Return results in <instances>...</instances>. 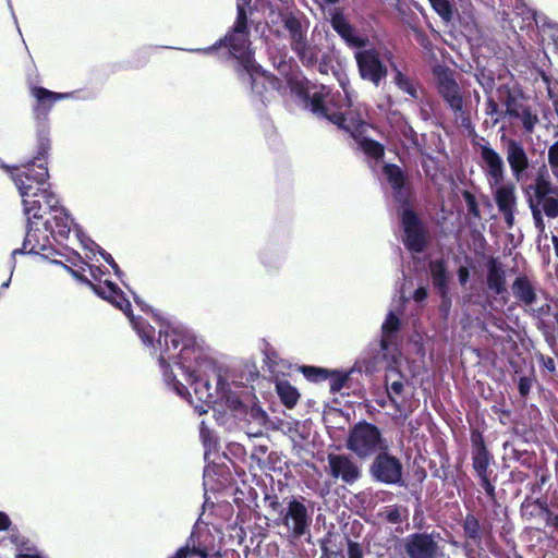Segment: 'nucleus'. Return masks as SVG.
<instances>
[{
	"label": "nucleus",
	"mask_w": 558,
	"mask_h": 558,
	"mask_svg": "<svg viewBox=\"0 0 558 558\" xmlns=\"http://www.w3.org/2000/svg\"><path fill=\"white\" fill-rule=\"evenodd\" d=\"M288 86L291 94L300 98L303 102L306 98H308L310 88L307 81L291 77L288 80Z\"/></svg>",
	"instance_id": "47"
},
{
	"label": "nucleus",
	"mask_w": 558,
	"mask_h": 558,
	"mask_svg": "<svg viewBox=\"0 0 558 558\" xmlns=\"http://www.w3.org/2000/svg\"><path fill=\"white\" fill-rule=\"evenodd\" d=\"M216 390L218 399L223 402L229 410L235 413L245 412V404L242 402L239 395L230 389L229 384L221 376H218Z\"/></svg>",
	"instance_id": "31"
},
{
	"label": "nucleus",
	"mask_w": 558,
	"mask_h": 558,
	"mask_svg": "<svg viewBox=\"0 0 558 558\" xmlns=\"http://www.w3.org/2000/svg\"><path fill=\"white\" fill-rule=\"evenodd\" d=\"M324 89L325 87L322 86L320 90H315L313 93L310 92L308 98L304 100V105L315 116L327 119L341 130L350 120L351 114L355 113V111L342 112L335 101H327L325 99Z\"/></svg>",
	"instance_id": "10"
},
{
	"label": "nucleus",
	"mask_w": 558,
	"mask_h": 558,
	"mask_svg": "<svg viewBox=\"0 0 558 558\" xmlns=\"http://www.w3.org/2000/svg\"><path fill=\"white\" fill-rule=\"evenodd\" d=\"M493 197L498 211L508 228L514 226V216L518 210V196L515 184L511 181H502L493 189Z\"/></svg>",
	"instance_id": "15"
},
{
	"label": "nucleus",
	"mask_w": 558,
	"mask_h": 558,
	"mask_svg": "<svg viewBox=\"0 0 558 558\" xmlns=\"http://www.w3.org/2000/svg\"><path fill=\"white\" fill-rule=\"evenodd\" d=\"M240 80H250L252 92L257 95L263 102L268 99V94L281 88V80L275 74L268 73L256 62L252 66L235 69Z\"/></svg>",
	"instance_id": "11"
},
{
	"label": "nucleus",
	"mask_w": 558,
	"mask_h": 558,
	"mask_svg": "<svg viewBox=\"0 0 558 558\" xmlns=\"http://www.w3.org/2000/svg\"><path fill=\"white\" fill-rule=\"evenodd\" d=\"M476 476L480 480V485L485 490L487 497L495 501L496 500V489H495V478H492L493 470L490 466L488 469H483L475 472Z\"/></svg>",
	"instance_id": "40"
},
{
	"label": "nucleus",
	"mask_w": 558,
	"mask_h": 558,
	"mask_svg": "<svg viewBox=\"0 0 558 558\" xmlns=\"http://www.w3.org/2000/svg\"><path fill=\"white\" fill-rule=\"evenodd\" d=\"M348 558H364V550L360 543L347 538Z\"/></svg>",
	"instance_id": "58"
},
{
	"label": "nucleus",
	"mask_w": 558,
	"mask_h": 558,
	"mask_svg": "<svg viewBox=\"0 0 558 558\" xmlns=\"http://www.w3.org/2000/svg\"><path fill=\"white\" fill-rule=\"evenodd\" d=\"M494 461L492 452L472 454V466L474 472L488 469Z\"/></svg>",
	"instance_id": "51"
},
{
	"label": "nucleus",
	"mask_w": 558,
	"mask_h": 558,
	"mask_svg": "<svg viewBox=\"0 0 558 558\" xmlns=\"http://www.w3.org/2000/svg\"><path fill=\"white\" fill-rule=\"evenodd\" d=\"M330 24L333 31L349 47L360 49L368 46V37L360 35L356 28L347 20L342 11L336 10L331 14Z\"/></svg>",
	"instance_id": "23"
},
{
	"label": "nucleus",
	"mask_w": 558,
	"mask_h": 558,
	"mask_svg": "<svg viewBox=\"0 0 558 558\" xmlns=\"http://www.w3.org/2000/svg\"><path fill=\"white\" fill-rule=\"evenodd\" d=\"M276 392L281 403L288 409H293L301 397L298 389L287 379L276 380Z\"/></svg>",
	"instance_id": "34"
},
{
	"label": "nucleus",
	"mask_w": 558,
	"mask_h": 558,
	"mask_svg": "<svg viewBox=\"0 0 558 558\" xmlns=\"http://www.w3.org/2000/svg\"><path fill=\"white\" fill-rule=\"evenodd\" d=\"M534 475L536 477V482L530 485V490L532 494L541 492L543 486L547 484L550 480L549 470L546 466L537 464L535 469H533Z\"/></svg>",
	"instance_id": "46"
},
{
	"label": "nucleus",
	"mask_w": 558,
	"mask_h": 558,
	"mask_svg": "<svg viewBox=\"0 0 558 558\" xmlns=\"http://www.w3.org/2000/svg\"><path fill=\"white\" fill-rule=\"evenodd\" d=\"M383 173L392 190L395 202L399 205L397 215L403 232L404 247L412 253H423L430 242V234L427 225L413 207V186L408 175L396 163L384 165Z\"/></svg>",
	"instance_id": "1"
},
{
	"label": "nucleus",
	"mask_w": 558,
	"mask_h": 558,
	"mask_svg": "<svg viewBox=\"0 0 558 558\" xmlns=\"http://www.w3.org/2000/svg\"><path fill=\"white\" fill-rule=\"evenodd\" d=\"M8 171L21 196L36 195V192L50 189L49 172L45 162L28 160L21 166L9 167Z\"/></svg>",
	"instance_id": "4"
},
{
	"label": "nucleus",
	"mask_w": 558,
	"mask_h": 558,
	"mask_svg": "<svg viewBox=\"0 0 558 558\" xmlns=\"http://www.w3.org/2000/svg\"><path fill=\"white\" fill-rule=\"evenodd\" d=\"M507 161L509 163L512 177L520 182L526 174L530 161L524 146L514 138L501 137Z\"/></svg>",
	"instance_id": "19"
},
{
	"label": "nucleus",
	"mask_w": 558,
	"mask_h": 558,
	"mask_svg": "<svg viewBox=\"0 0 558 558\" xmlns=\"http://www.w3.org/2000/svg\"><path fill=\"white\" fill-rule=\"evenodd\" d=\"M510 458L519 462L520 465L531 470L535 469V466L538 464L536 454L527 450H519L512 448Z\"/></svg>",
	"instance_id": "42"
},
{
	"label": "nucleus",
	"mask_w": 558,
	"mask_h": 558,
	"mask_svg": "<svg viewBox=\"0 0 558 558\" xmlns=\"http://www.w3.org/2000/svg\"><path fill=\"white\" fill-rule=\"evenodd\" d=\"M486 278L485 284L489 295L487 296V304L492 306L493 301L497 299V296H502L504 303L508 301L504 294L507 293V272L504 264L498 257L490 256L486 264Z\"/></svg>",
	"instance_id": "16"
},
{
	"label": "nucleus",
	"mask_w": 558,
	"mask_h": 558,
	"mask_svg": "<svg viewBox=\"0 0 558 558\" xmlns=\"http://www.w3.org/2000/svg\"><path fill=\"white\" fill-rule=\"evenodd\" d=\"M368 471L375 482L386 485L402 484V462L398 457L391 454L389 450H383L376 454Z\"/></svg>",
	"instance_id": "8"
},
{
	"label": "nucleus",
	"mask_w": 558,
	"mask_h": 558,
	"mask_svg": "<svg viewBox=\"0 0 558 558\" xmlns=\"http://www.w3.org/2000/svg\"><path fill=\"white\" fill-rule=\"evenodd\" d=\"M366 126L367 123L361 118L360 113L355 112L351 114L350 120L341 130L350 134L367 157L380 161L385 157V146L378 141L364 136Z\"/></svg>",
	"instance_id": "12"
},
{
	"label": "nucleus",
	"mask_w": 558,
	"mask_h": 558,
	"mask_svg": "<svg viewBox=\"0 0 558 558\" xmlns=\"http://www.w3.org/2000/svg\"><path fill=\"white\" fill-rule=\"evenodd\" d=\"M429 270L434 288L437 290L440 298L444 299V303H448V306H451L446 262L441 258L429 262Z\"/></svg>",
	"instance_id": "29"
},
{
	"label": "nucleus",
	"mask_w": 558,
	"mask_h": 558,
	"mask_svg": "<svg viewBox=\"0 0 558 558\" xmlns=\"http://www.w3.org/2000/svg\"><path fill=\"white\" fill-rule=\"evenodd\" d=\"M400 318L395 313L390 312L381 326V339L379 345L383 351L388 350L392 344L397 332L400 330Z\"/></svg>",
	"instance_id": "33"
},
{
	"label": "nucleus",
	"mask_w": 558,
	"mask_h": 558,
	"mask_svg": "<svg viewBox=\"0 0 558 558\" xmlns=\"http://www.w3.org/2000/svg\"><path fill=\"white\" fill-rule=\"evenodd\" d=\"M283 28L289 33L290 47L307 39L306 28L303 27L302 19L293 12L282 14Z\"/></svg>",
	"instance_id": "32"
},
{
	"label": "nucleus",
	"mask_w": 558,
	"mask_h": 558,
	"mask_svg": "<svg viewBox=\"0 0 558 558\" xmlns=\"http://www.w3.org/2000/svg\"><path fill=\"white\" fill-rule=\"evenodd\" d=\"M174 359L177 360L174 363L183 371L185 377H193L194 373H198L204 354L195 337L185 340L184 345L175 354Z\"/></svg>",
	"instance_id": "22"
},
{
	"label": "nucleus",
	"mask_w": 558,
	"mask_h": 558,
	"mask_svg": "<svg viewBox=\"0 0 558 558\" xmlns=\"http://www.w3.org/2000/svg\"><path fill=\"white\" fill-rule=\"evenodd\" d=\"M477 82L483 87L485 93H492L495 87V78L492 73H485V71H481L477 74Z\"/></svg>",
	"instance_id": "55"
},
{
	"label": "nucleus",
	"mask_w": 558,
	"mask_h": 558,
	"mask_svg": "<svg viewBox=\"0 0 558 558\" xmlns=\"http://www.w3.org/2000/svg\"><path fill=\"white\" fill-rule=\"evenodd\" d=\"M48 231H40L33 228V222H27V231L23 245L12 251L11 257L15 258L17 254H45L51 250L50 236Z\"/></svg>",
	"instance_id": "25"
},
{
	"label": "nucleus",
	"mask_w": 558,
	"mask_h": 558,
	"mask_svg": "<svg viewBox=\"0 0 558 558\" xmlns=\"http://www.w3.org/2000/svg\"><path fill=\"white\" fill-rule=\"evenodd\" d=\"M537 360L543 369L547 371L550 374H554L556 372V362L551 356L544 355L541 353L537 356Z\"/></svg>",
	"instance_id": "59"
},
{
	"label": "nucleus",
	"mask_w": 558,
	"mask_h": 558,
	"mask_svg": "<svg viewBox=\"0 0 558 558\" xmlns=\"http://www.w3.org/2000/svg\"><path fill=\"white\" fill-rule=\"evenodd\" d=\"M472 454L489 452L483 433L478 428H472L470 434Z\"/></svg>",
	"instance_id": "49"
},
{
	"label": "nucleus",
	"mask_w": 558,
	"mask_h": 558,
	"mask_svg": "<svg viewBox=\"0 0 558 558\" xmlns=\"http://www.w3.org/2000/svg\"><path fill=\"white\" fill-rule=\"evenodd\" d=\"M435 537H439V533H412L404 538V553L409 558H437L439 545Z\"/></svg>",
	"instance_id": "14"
},
{
	"label": "nucleus",
	"mask_w": 558,
	"mask_h": 558,
	"mask_svg": "<svg viewBox=\"0 0 558 558\" xmlns=\"http://www.w3.org/2000/svg\"><path fill=\"white\" fill-rule=\"evenodd\" d=\"M518 119H521L522 125L526 132H532L535 124L538 122L537 116L532 113L529 107H525L520 111V117Z\"/></svg>",
	"instance_id": "53"
},
{
	"label": "nucleus",
	"mask_w": 558,
	"mask_h": 558,
	"mask_svg": "<svg viewBox=\"0 0 558 558\" xmlns=\"http://www.w3.org/2000/svg\"><path fill=\"white\" fill-rule=\"evenodd\" d=\"M252 0H244L243 3H239L236 8V19L235 22L230 31L233 33H247L248 31V24H247V14L245 10V5L250 4Z\"/></svg>",
	"instance_id": "41"
},
{
	"label": "nucleus",
	"mask_w": 558,
	"mask_h": 558,
	"mask_svg": "<svg viewBox=\"0 0 558 558\" xmlns=\"http://www.w3.org/2000/svg\"><path fill=\"white\" fill-rule=\"evenodd\" d=\"M299 369L303 376L312 383L325 381L330 376V369L324 367L303 365L300 366Z\"/></svg>",
	"instance_id": "39"
},
{
	"label": "nucleus",
	"mask_w": 558,
	"mask_h": 558,
	"mask_svg": "<svg viewBox=\"0 0 558 558\" xmlns=\"http://www.w3.org/2000/svg\"><path fill=\"white\" fill-rule=\"evenodd\" d=\"M100 255L101 257L104 258V260L109 265L111 266V268L113 269L114 271V275L118 277V278H121L122 276V270L120 269L119 265L116 263V260L113 259V257L111 256V254H109L108 252H106L105 250H101L100 252Z\"/></svg>",
	"instance_id": "61"
},
{
	"label": "nucleus",
	"mask_w": 558,
	"mask_h": 558,
	"mask_svg": "<svg viewBox=\"0 0 558 558\" xmlns=\"http://www.w3.org/2000/svg\"><path fill=\"white\" fill-rule=\"evenodd\" d=\"M64 267L76 280H78L80 282H82L84 284H87L93 291H94V288L98 286V284L94 283L93 281H90L85 275H83L84 270H81L80 268H73V267H70L66 265H64Z\"/></svg>",
	"instance_id": "56"
},
{
	"label": "nucleus",
	"mask_w": 558,
	"mask_h": 558,
	"mask_svg": "<svg viewBox=\"0 0 558 558\" xmlns=\"http://www.w3.org/2000/svg\"><path fill=\"white\" fill-rule=\"evenodd\" d=\"M161 367L163 371V377H165L166 383L168 385H170L179 396H181V397L190 396L187 387L177 379L170 365H166V366H161Z\"/></svg>",
	"instance_id": "44"
},
{
	"label": "nucleus",
	"mask_w": 558,
	"mask_h": 558,
	"mask_svg": "<svg viewBox=\"0 0 558 558\" xmlns=\"http://www.w3.org/2000/svg\"><path fill=\"white\" fill-rule=\"evenodd\" d=\"M505 106H506V113L511 117L518 119L520 117V111L524 109L526 106H524L522 102L519 101L517 96L511 92L509 87H506V99H505Z\"/></svg>",
	"instance_id": "43"
},
{
	"label": "nucleus",
	"mask_w": 558,
	"mask_h": 558,
	"mask_svg": "<svg viewBox=\"0 0 558 558\" xmlns=\"http://www.w3.org/2000/svg\"><path fill=\"white\" fill-rule=\"evenodd\" d=\"M511 291L517 303L522 306L523 310L526 306L537 303L538 293L544 296V300H547L549 296V293L542 289L537 281L526 274H521L513 279Z\"/></svg>",
	"instance_id": "17"
},
{
	"label": "nucleus",
	"mask_w": 558,
	"mask_h": 558,
	"mask_svg": "<svg viewBox=\"0 0 558 558\" xmlns=\"http://www.w3.org/2000/svg\"><path fill=\"white\" fill-rule=\"evenodd\" d=\"M29 94L34 98L32 113L35 120H47L53 105L62 99L69 98L71 94L51 92L41 86H29Z\"/></svg>",
	"instance_id": "18"
},
{
	"label": "nucleus",
	"mask_w": 558,
	"mask_h": 558,
	"mask_svg": "<svg viewBox=\"0 0 558 558\" xmlns=\"http://www.w3.org/2000/svg\"><path fill=\"white\" fill-rule=\"evenodd\" d=\"M251 45L250 34H238L229 31L225 37L217 40L214 45L197 49L196 52L209 54L221 47H226L229 50V54L238 60L235 69H244L252 66V63L256 62Z\"/></svg>",
	"instance_id": "6"
},
{
	"label": "nucleus",
	"mask_w": 558,
	"mask_h": 558,
	"mask_svg": "<svg viewBox=\"0 0 558 558\" xmlns=\"http://www.w3.org/2000/svg\"><path fill=\"white\" fill-rule=\"evenodd\" d=\"M291 49L305 68H313L317 64L319 49L317 46L310 45L307 39L291 47Z\"/></svg>",
	"instance_id": "35"
},
{
	"label": "nucleus",
	"mask_w": 558,
	"mask_h": 558,
	"mask_svg": "<svg viewBox=\"0 0 558 558\" xmlns=\"http://www.w3.org/2000/svg\"><path fill=\"white\" fill-rule=\"evenodd\" d=\"M530 208H531V211H532V216H533V220H534L535 227L537 228L538 231L544 232V230H545V222H544V219H543V215L544 214L541 213L535 207H530Z\"/></svg>",
	"instance_id": "63"
},
{
	"label": "nucleus",
	"mask_w": 558,
	"mask_h": 558,
	"mask_svg": "<svg viewBox=\"0 0 558 558\" xmlns=\"http://www.w3.org/2000/svg\"><path fill=\"white\" fill-rule=\"evenodd\" d=\"M548 161L554 175L558 178V141L548 150Z\"/></svg>",
	"instance_id": "57"
},
{
	"label": "nucleus",
	"mask_w": 558,
	"mask_h": 558,
	"mask_svg": "<svg viewBox=\"0 0 558 558\" xmlns=\"http://www.w3.org/2000/svg\"><path fill=\"white\" fill-rule=\"evenodd\" d=\"M329 387L331 392L340 391L349 380V373H343L341 371H330V376L328 377Z\"/></svg>",
	"instance_id": "50"
},
{
	"label": "nucleus",
	"mask_w": 558,
	"mask_h": 558,
	"mask_svg": "<svg viewBox=\"0 0 558 558\" xmlns=\"http://www.w3.org/2000/svg\"><path fill=\"white\" fill-rule=\"evenodd\" d=\"M404 390V385L401 380H396L391 383V385L388 388V397L392 403H396V400L393 399L392 395L401 396Z\"/></svg>",
	"instance_id": "62"
},
{
	"label": "nucleus",
	"mask_w": 558,
	"mask_h": 558,
	"mask_svg": "<svg viewBox=\"0 0 558 558\" xmlns=\"http://www.w3.org/2000/svg\"><path fill=\"white\" fill-rule=\"evenodd\" d=\"M135 303L146 313H153L154 317L160 323L158 345L161 350L159 355L160 366L170 365L168 361L174 360L179 347H183L187 338H192L186 330L180 327H173L170 322L161 319L154 313L153 308L146 305L137 296H134Z\"/></svg>",
	"instance_id": "5"
},
{
	"label": "nucleus",
	"mask_w": 558,
	"mask_h": 558,
	"mask_svg": "<svg viewBox=\"0 0 558 558\" xmlns=\"http://www.w3.org/2000/svg\"><path fill=\"white\" fill-rule=\"evenodd\" d=\"M50 147L51 146L49 137L44 132L38 133L36 155L31 160H35V162L46 163V158L48 156Z\"/></svg>",
	"instance_id": "45"
},
{
	"label": "nucleus",
	"mask_w": 558,
	"mask_h": 558,
	"mask_svg": "<svg viewBox=\"0 0 558 558\" xmlns=\"http://www.w3.org/2000/svg\"><path fill=\"white\" fill-rule=\"evenodd\" d=\"M354 58L359 74L364 81L371 82L378 87L387 77L388 69L380 59V53L375 47L360 48V50L355 51Z\"/></svg>",
	"instance_id": "9"
},
{
	"label": "nucleus",
	"mask_w": 558,
	"mask_h": 558,
	"mask_svg": "<svg viewBox=\"0 0 558 558\" xmlns=\"http://www.w3.org/2000/svg\"><path fill=\"white\" fill-rule=\"evenodd\" d=\"M480 154L482 169L487 179L489 187L502 183L505 179V163L502 157L489 144L481 145Z\"/></svg>",
	"instance_id": "20"
},
{
	"label": "nucleus",
	"mask_w": 558,
	"mask_h": 558,
	"mask_svg": "<svg viewBox=\"0 0 558 558\" xmlns=\"http://www.w3.org/2000/svg\"><path fill=\"white\" fill-rule=\"evenodd\" d=\"M533 381H534L533 376H520L519 377L518 390H519L520 397L523 400L527 399V397L531 392L532 386H533Z\"/></svg>",
	"instance_id": "54"
},
{
	"label": "nucleus",
	"mask_w": 558,
	"mask_h": 558,
	"mask_svg": "<svg viewBox=\"0 0 558 558\" xmlns=\"http://www.w3.org/2000/svg\"><path fill=\"white\" fill-rule=\"evenodd\" d=\"M432 8L438 13V15L446 22L452 20L453 10L452 4L449 0H428Z\"/></svg>",
	"instance_id": "48"
},
{
	"label": "nucleus",
	"mask_w": 558,
	"mask_h": 558,
	"mask_svg": "<svg viewBox=\"0 0 558 558\" xmlns=\"http://www.w3.org/2000/svg\"><path fill=\"white\" fill-rule=\"evenodd\" d=\"M462 197L466 204L468 213L474 218L480 219L481 210L475 195L472 192L464 190L462 191Z\"/></svg>",
	"instance_id": "52"
},
{
	"label": "nucleus",
	"mask_w": 558,
	"mask_h": 558,
	"mask_svg": "<svg viewBox=\"0 0 558 558\" xmlns=\"http://www.w3.org/2000/svg\"><path fill=\"white\" fill-rule=\"evenodd\" d=\"M345 446L362 460L374 458L383 450H389V444L379 427L366 421H360L350 428Z\"/></svg>",
	"instance_id": "3"
},
{
	"label": "nucleus",
	"mask_w": 558,
	"mask_h": 558,
	"mask_svg": "<svg viewBox=\"0 0 558 558\" xmlns=\"http://www.w3.org/2000/svg\"><path fill=\"white\" fill-rule=\"evenodd\" d=\"M391 66L395 71V84L398 86V88L412 98L418 99V92L413 81L403 74L396 64L391 63Z\"/></svg>",
	"instance_id": "37"
},
{
	"label": "nucleus",
	"mask_w": 558,
	"mask_h": 558,
	"mask_svg": "<svg viewBox=\"0 0 558 558\" xmlns=\"http://www.w3.org/2000/svg\"><path fill=\"white\" fill-rule=\"evenodd\" d=\"M534 193L530 197V207L537 208L548 218L558 217V186L553 185L549 181L547 171H539L536 175L535 183L532 186Z\"/></svg>",
	"instance_id": "7"
},
{
	"label": "nucleus",
	"mask_w": 558,
	"mask_h": 558,
	"mask_svg": "<svg viewBox=\"0 0 558 558\" xmlns=\"http://www.w3.org/2000/svg\"><path fill=\"white\" fill-rule=\"evenodd\" d=\"M521 514L526 520H532L534 518L539 517L541 514H545V522L548 526L550 524V518L557 517L558 513H555L550 510L547 498H532L531 496H526L521 504L520 507Z\"/></svg>",
	"instance_id": "30"
},
{
	"label": "nucleus",
	"mask_w": 558,
	"mask_h": 558,
	"mask_svg": "<svg viewBox=\"0 0 558 558\" xmlns=\"http://www.w3.org/2000/svg\"><path fill=\"white\" fill-rule=\"evenodd\" d=\"M435 75L439 95L444 98L452 111H462L463 98L460 92V87L454 81L452 74L447 69H439L435 71Z\"/></svg>",
	"instance_id": "21"
},
{
	"label": "nucleus",
	"mask_w": 558,
	"mask_h": 558,
	"mask_svg": "<svg viewBox=\"0 0 558 558\" xmlns=\"http://www.w3.org/2000/svg\"><path fill=\"white\" fill-rule=\"evenodd\" d=\"M185 380L193 387L195 397L202 402V405L195 407L199 414L207 413L208 410L218 401L217 390L211 388L209 380L201 377L197 373L194 376L185 377Z\"/></svg>",
	"instance_id": "26"
},
{
	"label": "nucleus",
	"mask_w": 558,
	"mask_h": 558,
	"mask_svg": "<svg viewBox=\"0 0 558 558\" xmlns=\"http://www.w3.org/2000/svg\"><path fill=\"white\" fill-rule=\"evenodd\" d=\"M267 507L274 514L272 524L282 527L289 541L311 535L313 523L312 501L303 496H290L279 500L277 495L266 496Z\"/></svg>",
	"instance_id": "2"
},
{
	"label": "nucleus",
	"mask_w": 558,
	"mask_h": 558,
	"mask_svg": "<svg viewBox=\"0 0 558 558\" xmlns=\"http://www.w3.org/2000/svg\"><path fill=\"white\" fill-rule=\"evenodd\" d=\"M22 201L27 222L41 220L45 215H49L60 203L51 187L36 192V195L22 196Z\"/></svg>",
	"instance_id": "13"
},
{
	"label": "nucleus",
	"mask_w": 558,
	"mask_h": 558,
	"mask_svg": "<svg viewBox=\"0 0 558 558\" xmlns=\"http://www.w3.org/2000/svg\"><path fill=\"white\" fill-rule=\"evenodd\" d=\"M462 529L466 539H471L477 546L481 544L485 527L473 513L465 514L462 521Z\"/></svg>",
	"instance_id": "36"
},
{
	"label": "nucleus",
	"mask_w": 558,
	"mask_h": 558,
	"mask_svg": "<svg viewBox=\"0 0 558 558\" xmlns=\"http://www.w3.org/2000/svg\"><path fill=\"white\" fill-rule=\"evenodd\" d=\"M134 329L137 331L138 336L141 337V339L146 343V344H153L154 343V338H155V329L154 327H151L145 319L138 317V318H134L133 315H131V317H129Z\"/></svg>",
	"instance_id": "38"
},
{
	"label": "nucleus",
	"mask_w": 558,
	"mask_h": 558,
	"mask_svg": "<svg viewBox=\"0 0 558 558\" xmlns=\"http://www.w3.org/2000/svg\"><path fill=\"white\" fill-rule=\"evenodd\" d=\"M330 475L333 478H341L345 484H353L361 477V470L357 464L347 454H328Z\"/></svg>",
	"instance_id": "24"
},
{
	"label": "nucleus",
	"mask_w": 558,
	"mask_h": 558,
	"mask_svg": "<svg viewBox=\"0 0 558 558\" xmlns=\"http://www.w3.org/2000/svg\"><path fill=\"white\" fill-rule=\"evenodd\" d=\"M49 215L51 218L44 223L45 231H48L56 241L66 240L71 231V219L65 208L59 203Z\"/></svg>",
	"instance_id": "27"
},
{
	"label": "nucleus",
	"mask_w": 558,
	"mask_h": 558,
	"mask_svg": "<svg viewBox=\"0 0 558 558\" xmlns=\"http://www.w3.org/2000/svg\"><path fill=\"white\" fill-rule=\"evenodd\" d=\"M190 550H191L190 555L194 554V555H197L199 558H221L222 557L220 551H216L213 555H209L206 548L193 547V548H190Z\"/></svg>",
	"instance_id": "64"
},
{
	"label": "nucleus",
	"mask_w": 558,
	"mask_h": 558,
	"mask_svg": "<svg viewBox=\"0 0 558 558\" xmlns=\"http://www.w3.org/2000/svg\"><path fill=\"white\" fill-rule=\"evenodd\" d=\"M94 292L121 310L128 317H131L132 305L118 284L110 280H105L102 284H98L94 288Z\"/></svg>",
	"instance_id": "28"
},
{
	"label": "nucleus",
	"mask_w": 558,
	"mask_h": 558,
	"mask_svg": "<svg viewBox=\"0 0 558 558\" xmlns=\"http://www.w3.org/2000/svg\"><path fill=\"white\" fill-rule=\"evenodd\" d=\"M385 519L391 524H398L402 522V513L398 506L391 507L385 512Z\"/></svg>",
	"instance_id": "60"
}]
</instances>
